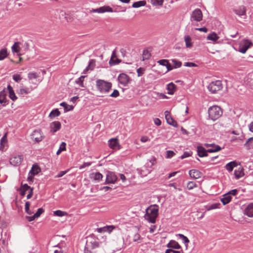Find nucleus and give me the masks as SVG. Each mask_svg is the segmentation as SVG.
I'll return each mask as SVG.
<instances>
[{
	"instance_id": "ea45409f",
	"label": "nucleus",
	"mask_w": 253,
	"mask_h": 253,
	"mask_svg": "<svg viewBox=\"0 0 253 253\" xmlns=\"http://www.w3.org/2000/svg\"><path fill=\"white\" fill-rule=\"evenodd\" d=\"M236 166V162L235 161H233L226 164L225 168L228 171H232L233 170V168Z\"/></svg>"
},
{
	"instance_id": "338daca9",
	"label": "nucleus",
	"mask_w": 253,
	"mask_h": 253,
	"mask_svg": "<svg viewBox=\"0 0 253 253\" xmlns=\"http://www.w3.org/2000/svg\"><path fill=\"white\" fill-rule=\"evenodd\" d=\"M33 188L32 189H30L29 191H28V194L27 196V198L28 199H30L32 197L33 193Z\"/></svg>"
},
{
	"instance_id": "603ef678",
	"label": "nucleus",
	"mask_w": 253,
	"mask_h": 253,
	"mask_svg": "<svg viewBox=\"0 0 253 253\" xmlns=\"http://www.w3.org/2000/svg\"><path fill=\"white\" fill-rule=\"evenodd\" d=\"M12 78L14 81L17 83L20 82L22 80V77L20 74H14L13 75Z\"/></svg>"
},
{
	"instance_id": "dca6fc26",
	"label": "nucleus",
	"mask_w": 253,
	"mask_h": 253,
	"mask_svg": "<svg viewBox=\"0 0 253 253\" xmlns=\"http://www.w3.org/2000/svg\"><path fill=\"white\" fill-rule=\"evenodd\" d=\"M165 115L167 122L169 125L172 126H177V122L171 118L169 112L166 111L165 112Z\"/></svg>"
},
{
	"instance_id": "b1692460",
	"label": "nucleus",
	"mask_w": 253,
	"mask_h": 253,
	"mask_svg": "<svg viewBox=\"0 0 253 253\" xmlns=\"http://www.w3.org/2000/svg\"><path fill=\"white\" fill-rule=\"evenodd\" d=\"M208 152L202 146H198L197 147L198 155L200 157H203L208 156Z\"/></svg>"
},
{
	"instance_id": "c756f323",
	"label": "nucleus",
	"mask_w": 253,
	"mask_h": 253,
	"mask_svg": "<svg viewBox=\"0 0 253 253\" xmlns=\"http://www.w3.org/2000/svg\"><path fill=\"white\" fill-rule=\"evenodd\" d=\"M11 49H12V51L13 52L17 53V55L18 56L21 55V54L19 53L21 50V47L19 46V42H15L14 43V44L12 45Z\"/></svg>"
},
{
	"instance_id": "a19ab883",
	"label": "nucleus",
	"mask_w": 253,
	"mask_h": 253,
	"mask_svg": "<svg viewBox=\"0 0 253 253\" xmlns=\"http://www.w3.org/2000/svg\"><path fill=\"white\" fill-rule=\"evenodd\" d=\"M184 41L187 47L189 48L192 46L193 44L191 42V38L189 36H185Z\"/></svg>"
},
{
	"instance_id": "5fc2aeb1",
	"label": "nucleus",
	"mask_w": 253,
	"mask_h": 253,
	"mask_svg": "<svg viewBox=\"0 0 253 253\" xmlns=\"http://www.w3.org/2000/svg\"><path fill=\"white\" fill-rule=\"evenodd\" d=\"M120 92L117 89H114L113 92L110 94V96L112 97L116 98L119 96Z\"/></svg>"
},
{
	"instance_id": "20e7f679",
	"label": "nucleus",
	"mask_w": 253,
	"mask_h": 253,
	"mask_svg": "<svg viewBox=\"0 0 253 253\" xmlns=\"http://www.w3.org/2000/svg\"><path fill=\"white\" fill-rule=\"evenodd\" d=\"M172 69V67L168 60L162 59L159 60V74H165Z\"/></svg>"
},
{
	"instance_id": "423d86ee",
	"label": "nucleus",
	"mask_w": 253,
	"mask_h": 253,
	"mask_svg": "<svg viewBox=\"0 0 253 253\" xmlns=\"http://www.w3.org/2000/svg\"><path fill=\"white\" fill-rule=\"evenodd\" d=\"M31 139L34 142L39 143L41 142L44 138L42 130L41 129L34 130L31 135Z\"/></svg>"
},
{
	"instance_id": "9d476101",
	"label": "nucleus",
	"mask_w": 253,
	"mask_h": 253,
	"mask_svg": "<svg viewBox=\"0 0 253 253\" xmlns=\"http://www.w3.org/2000/svg\"><path fill=\"white\" fill-rule=\"evenodd\" d=\"M23 160V157L21 155L14 156L10 159V163L14 166H17L21 164Z\"/></svg>"
},
{
	"instance_id": "3c124183",
	"label": "nucleus",
	"mask_w": 253,
	"mask_h": 253,
	"mask_svg": "<svg viewBox=\"0 0 253 253\" xmlns=\"http://www.w3.org/2000/svg\"><path fill=\"white\" fill-rule=\"evenodd\" d=\"M197 184H196L195 182H193V181H190L187 184V188L189 189V190H192L193 189L194 187H197Z\"/></svg>"
},
{
	"instance_id": "13d9d810",
	"label": "nucleus",
	"mask_w": 253,
	"mask_h": 253,
	"mask_svg": "<svg viewBox=\"0 0 253 253\" xmlns=\"http://www.w3.org/2000/svg\"><path fill=\"white\" fill-rule=\"evenodd\" d=\"M175 155V153L173 151L168 150L167 151V158H171Z\"/></svg>"
},
{
	"instance_id": "bb28decb",
	"label": "nucleus",
	"mask_w": 253,
	"mask_h": 253,
	"mask_svg": "<svg viewBox=\"0 0 253 253\" xmlns=\"http://www.w3.org/2000/svg\"><path fill=\"white\" fill-rule=\"evenodd\" d=\"M151 56L150 50L148 48H146L143 50L142 57V60L144 61L148 60Z\"/></svg>"
},
{
	"instance_id": "393cba45",
	"label": "nucleus",
	"mask_w": 253,
	"mask_h": 253,
	"mask_svg": "<svg viewBox=\"0 0 253 253\" xmlns=\"http://www.w3.org/2000/svg\"><path fill=\"white\" fill-rule=\"evenodd\" d=\"M234 12L239 16L246 15V9L244 6H241L238 8L234 10Z\"/></svg>"
},
{
	"instance_id": "39448f33",
	"label": "nucleus",
	"mask_w": 253,
	"mask_h": 253,
	"mask_svg": "<svg viewBox=\"0 0 253 253\" xmlns=\"http://www.w3.org/2000/svg\"><path fill=\"white\" fill-rule=\"evenodd\" d=\"M222 88V84L220 81L217 80L211 82L208 86V90L212 93H215Z\"/></svg>"
},
{
	"instance_id": "f704fd0d",
	"label": "nucleus",
	"mask_w": 253,
	"mask_h": 253,
	"mask_svg": "<svg viewBox=\"0 0 253 253\" xmlns=\"http://www.w3.org/2000/svg\"><path fill=\"white\" fill-rule=\"evenodd\" d=\"M86 77L85 76H82L80 77L76 81V83L77 84H79V85L80 87L85 88L86 87L85 85H84V79Z\"/></svg>"
},
{
	"instance_id": "774afa93",
	"label": "nucleus",
	"mask_w": 253,
	"mask_h": 253,
	"mask_svg": "<svg viewBox=\"0 0 253 253\" xmlns=\"http://www.w3.org/2000/svg\"><path fill=\"white\" fill-rule=\"evenodd\" d=\"M195 30L200 32H203L205 33H207L208 31V29L206 27L196 28Z\"/></svg>"
},
{
	"instance_id": "c03bdc74",
	"label": "nucleus",
	"mask_w": 253,
	"mask_h": 253,
	"mask_svg": "<svg viewBox=\"0 0 253 253\" xmlns=\"http://www.w3.org/2000/svg\"><path fill=\"white\" fill-rule=\"evenodd\" d=\"M66 143H65L64 142H63L61 144V145H60V146L59 147V149L58 150V151L56 152V154L57 155H59L61 153L62 151L66 150Z\"/></svg>"
},
{
	"instance_id": "a18cd8bd",
	"label": "nucleus",
	"mask_w": 253,
	"mask_h": 253,
	"mask_svg": "<svg viewBox=\"0 0 253 253\" xmlns=\"http://www.w3.org/2000/svg\"><path fill=\"white\" fill-rule=\"evenodd\" d=\"M53 214L55 216L61 217L67 215V213L60 210H57L54 211Z\"/></svg>"
},
{
	"instance_id": "ddd939ff",
	"label": "nucleus",
	"mask_w": 253,
	"mask_h": 253,
	"mask_svg": "<svg viewBox=\"0 0 253 253\" xmlns=\"http://www.w3.org/2000/svg\"><path fill=\"white\" fill-rule=\"evenodd\" d=\"M119 83L124 86L126 85L129 82V77L125 74H121L118 77Z\"/></svg>"
},
{
	"instance_id": "a878e982",
	"label": "nucleus",
	"mask_w": 253,
	"mask_h": 253,
	"mask_svg": "<svg viewBox=\"0 0 253 253\" xmlns=\"http://www.w3.org/2000/svg\"><path fill=\"white\" fill-rule=\"evenodd\" d=\"M6 95L7 93L5 90H3L0 92V103H4L3 106H4L7 102Z\"/></svg>"
},
{
	"instance_id": "864d4df0",
	"label": "nucleus",
	"mask_w": 253,
	"mask_h": 253,
	"mask_svg": "<svg viewBox=\"0 0 253 253\" xmlns=\"http://www.w3.org/2000/svg\"><path fill=\"white\" fill-rule=\"evenodd\" d=\"M32 188H31L30 186H28V184H22L21 186L20 189L21 190H23L26 192L27 191H29L30 189H32Z\"/></svg>"
},
{
	"instance_id": "c9c22d12",
	"label": "nucleus",
	"mask_w": 253,
	"mask_h": 253,
	"mask_svg": "<svg viewBox=\"0 0 253 253\" xmlns=\"http://www.w3.org/2000/svg\"><path fill=\"white\" fill-rule=\"evenodd\" d=\"M146 4V1L145 0H140L134 2L132 6L133 8H138L141 6H144Z\"/></svg>"
},
{
	"instance_id": "c85d7f7f",
	"label": "nucleus",
	"mask_w": 253,
	"mask_h": 253,
	"mask_svg": "<svg viewBox=\"0 0 253 253\" xmlns=\"http://www.w3.org/2000/svg\"><path fill=\"white\" fill-rule=\"evenodd\" d=\"M231 199L232 197L226 193L223 196V197L221 199V201L224 205H225L231 201Z\"/></svg>"
},
{
	"instance_id": "72a5a7b5",
	"label": "nucleus",
	"mask_w": 253,
	"mask_h": 253,
	"mask_svg": "<svg viewBox=\"0 0 253 253\" xmlns=\"http://www.w3.org/2000/svg\"><path fill=\"white\" fill-rule=\"evenodd\" d=\"M31 90H32V89L30 90L29 88L27 87L22 88L19 89V91L18 92V94L21 96H24L25 94H28L30 93Z\"/></svg>"
},
{
	"instance_id": "6e6552de",
	"label": "nucleus",
	"mask_w": 253,
	"mask_h": 253,
	"mask_svg": "<svg viewBox=\"0 0 253 253\" xmlns=\"http://www.w3.org/2000/svg\"><path fill=\"white\" fill-rule=\"evenodd\" d=\"M191 18L197 22L201 21L203 18L202 11L199 8L195 9L192 13Z\"/></svg>"
},
{
	"instance_id": "052dcab7",
	"label": "nucleus",
	"mask_w": 253,
	"mask_h": 253,
	"mask_svg": "<svg viewBox=\"0 0 253 253\" xmlns=\"http://www.w3.org/2000/svg\"><path fill=\"white\" fill-rule=\"evenodd\" d=\"M220 204H214L211 205L208 209V211H210L211 210L219 208V206Z\"/></svg>"
},
{
	"instance_id": "e2e57ef3",
	"label": "nucleus",
	"mask_w": 253,
	"mask_h": 253,
	"mask_svg": "<svg viewBox=\"0 0 253 253\" xmlns=\"http://www.w3.org/2000/svg\"><path fill=\"white\" fill-rule=\"evenodd\" d=\"M237 192L238 190L237 189H233L228 192L227 194H229L231 196V195L235 196L237 194Z\"/></svg>"
},
{
	"instance_id": "4c0bfd02",
	"label": "nucleus",
	"mask_w": 253,
	"mask_h": 253,
	"mask_svg": "<svg viewBox=\"0 0 253 253\" xmlns=\"http://www.w3.org/2000/svg\"><path fill=\"white\" fill-rule=\"evenodd\" d=\"M7 142V133H6L1 139L0 149L2 150L4 148L5 144Z\"/></svg>"
},
{
	"instance_id": "09e8293b",
	"label": "nucleus",
	"mask_w": 253,
	"mask_h": 253,
	"mask_svg": "<svg viewBox=\"0 0 253 253\" xmlns=\"http://www.w3.org/2000/svg\"><path fill=\"white\" fill-rule=\"evenodd\" d=\"M171 61L172 63L173 64L174 67L175 68H179L181 66L182 63L181 62L177 61L175 59H172Z\"/></svg>"
},
{
	"instance_id": "7ed1b4c3",
	"label": "nucleus",
	"mask_w": 253,
	"mask_h": 253,
	"mask_svg": "<svg viewBox=\"0 0 253 253\" xmlns=\"http://www.w3.org/2000/svg\"><path fill=\"white\" fill-rule=\"evenodd\" d=\"M208 113L210 118L215 121L221 116L222 111L220 107L214 105L209 108Z\"/></svg>"
},
{
	"instance_id": "58836bf2",
	"label": "nucleus",
	"mask_w": 253,
	"mask_h": 253,
	"mask_svg": "<svg viewBox=\"0 0 253 253\" xmlns=\"http://www.w3.org/2000/svg\"><path fill=\"white\" fill-rule=\"evenodd\" d=\"M60 112L58 110V109H56L55 110H52L49 115V117L51 119L54 118L56 117H58L60 116Z\"/></svg>"
},
{
	"instance_id": "4468645a",
	"label": "nucleus",
	"mask_w": 253,
	"mask_h": 253,
	"mask_svg": "<svg viewBox=\"0 0 253 253\" xmlns=\"http://www.w3.org/2000/svg\"><path fill=\"white\" fill-rule=\"evenodd\" d=\"M109 145L111 149H120V145L117 138H111L109 141Z\"/></svg>"
},
{
	"instance_id": "a211bd4d",
	"label": "nucleus",
	"mask_w": 253,
	"mask_h": 253,
	"mask_svg": "<svg viewBox=\"0 0 253 253\" xmlns=\"http://www.w3.org/2000/svg\"><path fill=\"white\" fill-rule=\"evenodd\" d=\"M167 247L173 250H182L181 246L179 244V243L174 240H170L168 244Z\"/></svg>"
},
{
	"instance_id": "f257e3e1",
	"label": "nucleus",
	"mask_w": 253,
	"mask_h": 253,
	"mask_svg": "<svg viewBox=\"0 0 253 253\" xmlns=\"http://www.w3.org/2000/svg\"><path fill=\"white\" fill-rule=\"evenodd\" d=\"M146 213L144 216L145 219L150 222L155 223L158 215V209L157 206H151L146 209Z\"/></svg>"
},
{
	"instance_id": "aec40b11",
	"label": "nucleus",
	"mask_w": 253,
	"mask_h": 253,
	"mask_svg": "<svg viewBox=\"0 0 253 253\" xmlns=\"http://www.w3.org/2000/svg\"><path fill=\"white\" fill-rule=\"evenodd\" d=\"M189 174L191 177L194 179L199 178L202 176V173L197 169H191L189 170Z\"/></svg>"
},
{
	"instance_id": "69168bd1",
	"label": "nucleus",
	"mask_w": 253,
	"mask_h": 253,
	"mask_svg": "<svg viewBox=\"0 0 253 253\" xmlns=\"http://www.w3.org/2000/svg\"><path fill=\"white\" fill-rule=\"evenodd\" d=\"M90 165H91V163H90V162L84 163L83 165H82V166H81L80 167V169H84L85 167H89Z\"/></svg>"
},
{
	"instance_id": "de8ad7c7",
	"label": "nucleus",
	"mask_w": 253,
	"mask_h": 253,
	"mask_svg": "<svg viewBox=\"0 0 253 253\" xmlns=\"http://www.w3.org/2000/svg\"><path fill=\"white\" fill-rule=\"evenodd\" d=\"M30 203L29 202H26L25 203V211L28 214H31L33 213V212H32L30 210Z\"/></svg>"
},
{
	"instance_id": "cd10ccee",
	"label": "nucleus",
	"mask_w": 253,
	"mask_h": 253,
	"mask_svg": "<svg viewBox=\"0 0 253 253\" xmlns=\"http://www.w3.org/2000/svg\"><path fill=\"white\" fill-rule=\"evenodd\" d=\"M121 62V60L118 59L117 58L116 54V51L114 50L111 55L110 60L109 61L110 64H111L112 63L113 64H118L119 63Z\"/></svg>"
},
{
	"instance_id": "2f4dec72",
	"label": "nucleus",
	"mask_w": 253,
	"mask_h": 253,
	"mask_svg": "<svg viewBox=\"0 0 253 253\" xmlns=\"http://www.w3.org/2000/svg\"><path fill=\"white\" fill-rule=\"evenodd\" d=\"M40 171V168L37 165H34L30 171V173L32 175L34 176L35 175L38 174Z\"/></svg>"
},
{
	"instance_id": "412c9836",
	"label": "nucleus",
	"mask_w": 253,
	"mask_h": 253,
	"mask_svg": "<svg viewBox=\"0 0 253 253\" xmlns=\"http://www.w3.org/2000/svg\"><path fill=\"white\" fill-rule=\"evenodd\" d=\"M7 91L8 92V96L13 101H15L17 97L16 96L15 92L13 89V88L12 86H11L10 85L7 86Z\"/></svg>"
},
{
	"instance_id": "8fccbe9b",
	"label": "nucleus",
	"mask_w": 253,
	"mask_h": 253,
	"mask_svg": "<svg viewBox=\"0 0 253 253\" xmlns=\"http://www.w3.org/2000/svg\"><path fill=\"white\" fill-rule=\"evenodd\" d=\"M253 143V137H251L248 139L246 142L245 143V146L248 149H250L251 144Z\"/></svg>"
},
{
	"instance_id": "2eb2a0df",
	"label": "nucleus",
	"mask_w": 253,
	"mask_h": 253,
	"mask_svg": "<svg viewBox=\"0 0 253 253\" xmlns=\"http://www.w3.org/2000/svg\"><path fill=\"white\" fill-rule=\"evenodd\" d=\"M92 12L104 13L106 12H112L113 9L109 6H103L97 9H92Z\"/></svg>"
},
{
	"instance_id": "7c9ffc66",
	"label": "nucleus",
	"mask_w": 253,
	"mask_h": 253,
	"mask_svg": "<svg viewBox=\"0 0 253 253\" xmlns=\"http://www.w3.org/2000/svg\"><path fill=\"white\" fill-rule=\"evenodd\" d=\"M177 237H179V239H181L183 241V242L184 243L186 249H187L188 248V244L189 243L190 241L188 239L187 237L184 236L183 234H178L176 235Z\"/></svg>"
},
{
	"instance_id": "5701e85b",
	"label": "nucleus",
	"mask_w": 253,
	"mask_h": 253,
	"mask_svg": "<svg viewBox=\"0 0 253 253\" xmlns=\"http://www.w3.org/2000/svg\"><path fill=\"white\" fill-rule=\"evenodd\" d=\"M167 89L169 94H173L176 90V86L173 83H170L167 85Z\"/></svg>"
},
{
	"instance_id": "4be33fe9",
	"label": "nucleus",
	"mask_w": 253,
	"mask_h": 253,
	"mask_svg": "<svg viewBox=\"0 0 253 253\" xmlns=\"http://www.w3.org/2000/svg\"><path fill=\"white\" fill-rule=\"evenodd\" d=\"M234 175L237 179L243 177L244 175V169L242 167H239L238 169L234 170Z\"/></svg>"
},
{
	"instance_id": "79ce46f5",
	"label": "nucleus",
	"mask_w": 253,
	"mask_h": 253,
	"mask_svg": "<svg viewBox=\"0 0 253 253\" xmlns=\"http://www.w3.org/2000/svg\"><path fill=\"white\" fill-rule=\"evenodd\" d=\"M39 77V74L36 72H30L28 74V78L30 80L36 79Z\"/></svg>"
},
{
	"instance_id": "9b49d317",
	"label": "nucleus",
	"mask_w": 253,
	"mask_h": 253,
	"mask_svg": "<svg viewBox=\"0 0 253 253\" xmlns=\"http://www.w3.org/2000/svg\"><path fill=\"white\" fill-rule=\"evenodd\" d=\"M204 146L207 148L211 147V148L207 150V151L209 153L217 152L221 149L219 146L215 145L214 143H205Z\"/></svg>"
},
{
	"instance_id": "f8f14e48",
	"label": "nucleus",
	"mask_w": 253,
	"mask_h": 253,
	"mask_svg": "<svg viewBox=\"0 0 253 253\" xmlns=\"http://www.w3.org/2000/svg\"><path fill=\"white\" fill-rule=\"evenodd\" d=\"M61 127V124L58 121H54L50 123L49 128L51 133H55L60 130Z\"/></svg>"
},
{
	"instance_id": "473e14b6",
	"label": "nucleus",
	"mask_w": 253,
	"mask_h": 253,
	"mask_svg": "<svg viewBox=\"0 0 253 253\" xmlns=\"http://www.w3.org/2000/svg\"><path fill=\"white\" fill-rule=\"evenodd\" d=\"M219 38V37L214 32L209 34L207 38V40L212 41L214 42H216Z\"/></svg>"
},
{
	"instance_id": "f03ea898",
	"label": "nucleus",
	"mask_w": 253,
	"mask_h": 253,
	"mask_svg": "<svg viewBox=\"0 0 253 253\" xmlns=\"http://www.w3.org/2000/svg\"><path fill=\"white\" fill-rule=\"evenodd\" d=\"M96 86L101 93H107L111 89L112 84L103 80H98L96 81Z\"/></svg>"
},
{
	"instance_id": "49530a36",
	"label": "nucleus",
	"mask_w": 253,
	"mask_h": 253,
	"mask_svg": "<svg viewBox=\"0 0 253 253\" xmlns=\"http://www.w3.org/2000/svg\"><path fill=\"white\" fill-rule=\"evenodd\" d=\"M141 238L140 237V235L136 233L133 235V241L135 242L140 243L141 241Z\"/></svg>"
},
{
	"instance_id": "bf43d9fd",
	"label": "nucleus",
	"mask_w": 253,
	"mask_h": 253,
	"mask_svg": "<svg viewBox=\"0 0 253 253\" xmlns=\"http://www.w3.org/2000/svg\"><path fill=\"white\" fill-rule=\"evenodd\" d=\"M144 71H145V70L144 68H141V67L139 68L137 70V73L138 76V77L141 76L144 74Z\"/></svg>"
},
{
	"instance_id": "6e6d98bb",
	"label": "nucleus",
	"mask_w": 253,
	"mask_h": 253,
	"mask_svg": "<svg viewBox=\"0 0 253 253\" xmlns=\"http://www.w3.org/2000/svg\"><path fill=\"white\" fill-rule=\"evenodd\" d=\"M182 252V250L180 251H175L171 249H167L165 253H181Z\"/></svg>"
},
{
	"instance_id": "4d7b16f0",
	"label": "nucleus",
	"mask_w": 253,
	"mask_h": 253,
	"mask_svg": "<svg viewBox=\"0 0 253 253\" xmlns=\"http://www.w3.org/2000/svg\"><path fill=\"white\" fill-rule=\"evenodd\" d=\"M43 211H44L42 208L39 209L36 213L34 214L35 217L36 218L39 217L43 212Z\"/></svg>"
},
{
	"instance_id": "37998d69",
	"label": "nucleus",
	"mask_w": 253,
	"mask_h": 253,
	"mask_svg": "<svg viewBox=\"0 0 253 253\" xmlns=\"http://www.w3.org/2000/svg\"><path fill=\"white\" fill-rule=\"evenodd\" d=\"M60 106L63 107L66 111L72 110L74 108V106L72 105H68L65 102H62L60 103Z\"/></svg>"
},
{
	"instance_id": "e433bc0d",
	"label": "nucleus",
	"mask_w": 253,
	"mask_h": 253,
	"mask_svg": "<svg viewBox=\"0 0 253 253\" xmlns=\"http://www.w3.org/2000/svg\"><path fill=\"white\" fill-rule=\"evenodd\" d=\"M8 55L7 49L5 48H2L0 50V60H3Z\"/></svg>"
},
{
	"instance_id": "0e129e2a",
	"label": "nucleus",
	"mask_w": 253,
	"mask_h": 253,
	"mask_svg": "<svg viewBox=\"0 0 253 253\" xmlns=\"http://www.w3.org/2000/svg\"><path fill=\"white\" fill-rule=\"evenodd\" d=\"M184 66L186 67H196L197 65L193 62H185L184 64Z\"/></svg>"
},
{
	"instance_id": "f3484780",
	"label": "nucleus",
	"mask_w": 253,
	"mask_h": 253,
	"mask_svg": "<svg viewBox=\"0 0 253 253\" xmlns=\"http://www.w3.org/2000/svg\"><path fill=\"white\" fill-rule=\"evenodd\" d=\"M89 177L92 180L98 182L102 179L103 175L99 172H93L89 174Z\"/></svg>"
},
{
	"instance_id": "0eeeda50",
	"label": "nucleus",
	"mask_w": 253,
	"mask_h": 253,
	"mask_svg": "<svg viewBox=\"0 0 253 253\" xmlns=\"http://www.w3.org/2000/svg\"><path fill=\"white\" fill-rule=\"evenodd\" d=\"M253 45V43L251 41L247 39L243 40L239 43V51L242 53H245L250 46Z\"/></svg>"
},
{
	"instance_id": "680f3d73",
	"label": "nucleus",
	"mask_w": 253,
	"mask_h": 253,
	"mask_svg": "<svg viewBox=\"0 0 253 253\" xmlns=\"http://www.w3.org/2000/svg\"><path fill=\"white\" fill-rule=\"evenodd\" d=\"M90 243L88 242H86V246L84 249V253H93L88 249L90 248Z\"/></svg>"
},
{
	"instance_id": "1a4fd4ad",
	"label": "nucleus",
	"mask_w": 253,
	"mask_h": 253,
	"mask_svg": "<svg viewBox=\"0 0 253 253\" xmlns=\"http://www.w3.org/2000/svg\"><path fill=\"white\" fill-rule=\"evenodd\" d=\"M118 179L117 176L116 174L111 171H108L106 175V183L110 184V183H115Z\"/></svg>"
},
{
	"instance_id": "6ab92c4d",
	"label": "nucleus",
	"mask_w": 253,
	"mask_h": 253,
	"mask_svg": "<svg viewBox=\"0 0 253 253\" xmlns=\"http://www.w3.org/2000/svg\"><path fill=\"white\" fill-rule=\"evenodd\" d=\"M245 214L249 217H253V203H251L245 209Z\"/></svg>"
}]
</instances>
